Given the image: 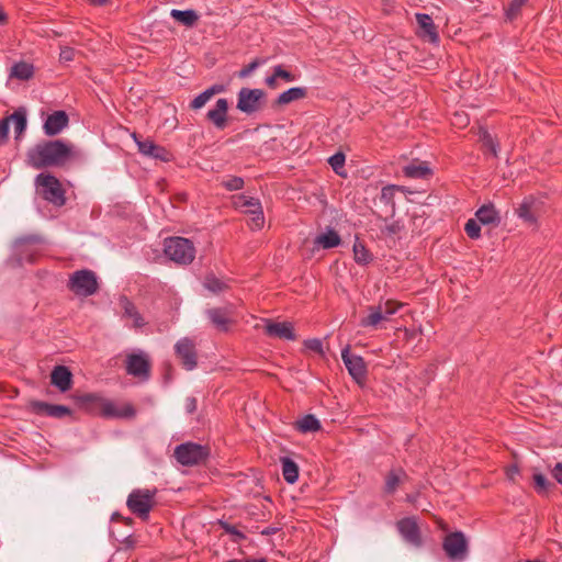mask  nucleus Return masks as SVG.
Masks as SVG:
<instances>
[{"label": "nucleus", "instance_id": "8fccbe9b", "mask_svg": "<svg viewBox=\"0 0 562 562\" xmlns=\"http://www.w3.org/2000/svg\"><path fill=\"white\" fill-rule=\"evenodd\" d=\"M260 61L258 59H255L254 61H251L250 64H248L247 66H245L238 74V76L240 78H246L248 76H250V74H252L259 66H260Z\"/></svg>", "mask_w": 562, "mask_h": 562}, {"label": "nucleus", "instance_id": "473e14b6", "mask_svg": "<svg viewBox=\"0 0 562 562\" xmlns=\"http://www.w3.org/2000/svg\"><path fill=\"white\" fill-rule=\"evenodd\" d=\"M352 250H353V259L358 265L367 266L372 261L373 257H372L371 252L367 249V247L362 243L356 240L353 244Z\"/></svg>", "mask_w": 562, "mask_h": 562}, {"label": "nucleus", "instance_id": "e2e57ef3", "mask_svg": "<svg viewBox=\"0 0 562 562\" xmlns=\"http://www.w3.org/2000/svg\"><path fill=\"white\" fill-rule=\"evenodd\" d=\"M386 229H387V232H389L390 234H395V233H396V227H395V225L387 226V227H386Z\"/></svg>", "mask_w": 562, "mask_h": 562}, {"label": "nucleus", "instance_id": "72a5a7b5", "mask_svg": "<svg viewBox=\"0 0 562 562\" xmlns=\"http://www.w3.org/2000/svg\"><path fill=\"white\" fill-rule=\"evenodd\" d=\"M402 470H393L385 477L384 491L387 494H393L400 485L402 477H405Z\"/></svg>", "mask_w": 562, "mask_h": 562}, {"label": "nucleus", "instance_id": "338daca9", "mask_svg": "<svg viewBox=\"0 0 562 562\" xmlns=\"http://www.w3.org/2000/svg\"><path fill=\"white\" fill-rule=\"evenodd\" d=\"M526 562H544V561H541V560H527Z\"/></svg>", "mask_w": 562, "mask_h": 562}, {"label": "nucleus", "instance_id": "4be33fe9", "mask_svg": "<svg viewBox=\"0 0 562 562\" xmlns=\"http://www.w3.org/2000/svg\"><path fill=\"white\" fill-rule=\"evenodd\" d=\"M137 147L139 153L144 156L159 159L161 161H168L170 158L169 151H167L164 147L156 145L149 139L137 140Z\"/></svg>", "mask_w": 562, "mask_h": 562}, {"label": "nucleus", "instance_id": "ddd939ff", "mask_svg": "<svg viewBox=\"0 0 562 562\" xmlns=\"http://www.w3.org/2000/svg\"><path fill=\"white\" fill-rule=\"evenodd\" d=\"M341 359L349 374L357 381H362L367 375V367L360 356L351 355L350 348L347 346L341 350Z\"/></svg>", "mask_w": 562, "mask_h": 562}, {"label": "nucleus", "instance_id": "603ef678", "mask_svg": "<svg viewBox=\"0 0 562 562\" xmlns=\"http://www.w3.org/2000/svg\"><path fill=\"white\" fill-rule=\"evenodd\" d=\"M10 130L8 117L0 121V146L5 143Z\"/></svg>", "mask_w": 562, "mask_h": 562}, {"label": "nucleus", "instance_id": "6e6552de", "mask_svg": "<svg viewBox=\"0 0 562 562\" xmlns=\"http://www.w3.org/2000/svg\"><path fill=\"white\" fill-rule=\"evenodd\" d=\"M209 450L206 447L194 443L184 442L176 447L175 457L182 465H194L206 459Z\"/></svg>", "mask_w": 562, "mask_h": 562}, {"label": "nucleus", "instance_id": "3c124183", "mask_svg": "<svg viewBox=\"0 0 562 562\" xmlns=\"http://www.w3.org/2000/svg\"><path fill=\"white\" fill-rule=\"evenodd\" d=\"M533 481L538 492H544L549 485L547 477L540 473L533 475Z\"/></svg>", "mask_w": 562, "mask_h": 562}, {"label": "nucleus", "instance_id": "ea45409f", "mask_svg": "<svg viewBox=\"0 0 562 562\" xmlns=\"http://www.w3.org/2000/svg\"><path fill=\"white\" fill-rule=\"evenodd\" d=\"M464 231L472 239H477L481 236V226L477 220L470 218L464 226Z\"/></svg>", "mask_w": 562, "mask_h": 562}, {"label": "nucleus", "instance_id": "412c9836", "mask_svg": "<svg viewBox=\"0 0 562 562\" xmlns=\"http://www.w3.org/2000/svg\"><path fill=\"white\" fill-rule=\"evenodd\" d=\"M416 22L419 27V36L427 38L430 43H438L439 36L430 15L416 13Z\"/></svg>", "mask_w": 562, "mask_h": 562}, {"label": "nucleus", "instance_id": "5fc2aeb1", "mask_svg": "<svg viewBox=\"0 0 562 562\" xmlns=\"http://www.w3.org/2000/svg\"><path fill=\"white\" fill-rule=\"evenodd\" d=\"M452 124L459 127H463L468 124V117L464 114L456 113Z\"/></svg>", "mask_w": 562, "mask_h": 562}, {"label": "nucleus", "instance_id": "f257e3e1", "mask_svg": "<svg viewBox=\"0 0 562 562\" xmlns=\"http://www.w3.org/2000/svg\"><path fill=\"white\" fill-rule=\"evenodd\" d=\"M85 153L74 144L63 140H43L27 150L26 161L35 168L63 167L66 164L81 161Z\"/></svg>", "mask_w": 562, "mask_h": 562}, {"label": "nucleus", "instance_id": "09e8293b", "mask_svg": "<svg viewBox=\"0 0 562 562\" xmlns=\"http://www.w3.org/2000/svg\"><path fill=\"white\" fill-rule=\"evenodd\" d=\"M76 50L69 46H63L59 53V60L61 63H69L75 59Z\"/></svg>", "mask_w": 562, "mask_h": 562}, {"label": "nucleus", "instance_id": "c9c22d12", "mask_svg": "<svg viewBox=\"0 0 562 562\" xmlns=\"http://www.w3.org/2000/svg\"><path fill=\"white\" fill-rule=\"evenodd\" d=\"M531 204L532 203L529 201H524L516 211L518 217L529 224H533L536 222V216L531 210Z\"/></svg>", "mask_w": 562, "mask_h": 562}, {"label": "nucleus", "instance_id": "1a4fd4ad", "mask_svg": "<svg viewBox=\"0 0 562 562\" xmlns=\"http://www.w3.org/2000/svg\"><path fill=\"white\" fill-rule=\"evenodd\" d=\"M442 547L448 558L452 561H463L468 555V541L461 531L447 535Z\"/></svg>", "mask_w": 562, "mask_h": 562}, {"label": "nucleus", "instance_id": "6ab92c4d", "mask_svg": "<svg viewBox=\"0 0 562 562\" xmlns=\"http://www.w3.org/2000/svg\"><path fill=\"white\" fill-rule=\"evenodd\" d=\"M227 112L228 101L224 98H221L216 101L214 108L209 110L206 117L216 128L223 130L226 126Z\"/></svg>", "mask_w": 562, "mask_h": 562}, {"label": "nucleus", "instance_id": "20e7f679", "mask_svg": "<svg viewBox=\"0 0 562 562\" xmlns=\"http://www.w3.org/2000/svg\"><path fill=\"white\" fill-rule=\"evenodd\" d=\"M166 256L178 265H189L195 257V248L191 240L183 237H170L165 240Z\"/></svg>", "mask_w": 562, "mask_h": 562}, {"label": "nucleus", "instance_id": "f3484780", "mask_svg": "<svg viewBox=\"0 0 562 562\" xmlns=\"http://www.w3.org/2000/svg\"><path fill=\"white\" fill-rule=\"evenodd\" d=\"M68 115L64 111H55L49 114L43 125L45 135L55 136L68 125Z\"/></svg>", "mask_w": 562, "mask_h": 562}, {"label": "nucleus", "instance_id": "aec40b11", "mask_svg": "<svg viewBox=\"0 0 562 562\" xmlns=\"http://www.w3.org/2000/svg\"><path fill=\"white\" fill-rule=\"evenodd\" d=\"M50 383L60 392H67L72 384V374L65 366H57L50 373Z\"/></svg>", "mask_w": 562, "mask_h": 562}, {"label": "nucleus", "instance_id": "c85d7f7f", "mask_svg": "<svg viewBox=\"0 0 562 562\" xmlns=\"http://www.w3.org/2000/svg\"><path fill=\"white\" fill-rule=\"evenodd\" d=\"M170 15L178 21L179 23L183 24L184 26H193L198 20L199 15L194 10H178L172 9L170 12Z\"/></svg>", "mask_w": 562, "mask_h": 562}, {"label": "nucleus", "instance_id": "864d4df0", "mask_svg": "<svg viewBox=\"0 0 562 562\" xmlns=\"http://www.w3.org/2000/svg\"><path fill=\"white\" fill-rule=\"evenodd\" d=\"M401 190L397 186H387L382 189L381 198L385 201H390L394 194V191Z\"/></svg>", "mask_w": 562, "mask_h": 562}, {"label": "nucleus", "instance_id": "052dcab7", "mask_svg": "<svg viewBox=\"0 0 562 562\" xmlns=\"http://www.w3.org/2000/svg\"><path fill=\"white\" fill-rule=\"evenodd\" d=\"M506 474L510 481H515V477L519 474V469L516 465H512L507 469Z\"/></svg>", "mask_w": 562, "mask_h": 562}, {"label": "nucleus", "instance_id": "bf43d9fd", "mask_svg": "<svg viewBox=\"0 0 562 562\" xmlns=\"http://www.w3.org/2000/svg\"><path fill=\"white\" fill-rule=\"evenodd\" d=\"M225 90V87L223 85H213L212 87L207 88L205 91L210 93V97H214L217 93H222Z\"/></svg>", "mask_w": 562, "mask_h": 562}, {"label": "nucleus", "instance_id": "7c9ffc66", "mask_svg": "<svg viewBox=\"0 0 562 562\" xmlns=\"http://www.w3.org/2000/svg\"><path fill=\"white\" fill-rule=\"evenodd\" d=\"M10 75L20 80H29L34 75V67L29 63L20 61L12 66Z\"/></svg>", "mask_w": 562, "mask_h": 562}, {"label": "nucleus", "instance_id": "69168bd1", "mask_svg": "<svg viewBox=\"0 0 562 562\" xmlns=\"http://www.w3.org/2000/svg\"><path fill=\"white\" fill-rule=\"evenodd\" d=\"M407 501H408V502H415V497H414V496L408 495V496H407Z\"/></svg>", "mask_w": 562, "mask_h": 562}, {"label": "nucleus", "instance_id": "c756f323", "mask_svg": "<svg viewBox=\"0 0 562 562\" xmlns=\"http://www.w3.org/2000/svg\"><path fill=\"white\" fill-rule=\"evenodd\" d=\"M281 463H282V475H283L284 480L290 484L295 483L299 479L297 464L292 459L286 458V457L281 459Z\"/></svg>", "mask_w": 562, "mask_h": 562}, {"label": "nucleus", "instance_id": "b1692460", "mask_svg": "<svg viewBox=\"0 0 562 562\" xmlns=\"http://www.w3.org/2000/svg\"><path fill=\"white\" fill-rule=\"evenodd\" d=\"M475 216L477 221L483 225L494 224L498 225L501 223L499 212L495 209L493 204H484L481 206Z\"/></svg>", "mask_w": 562, "mask_h": 562}, {"label": "nucleus", "instance_id": "dca6fc26", "mask_svg": "<svg viewBox=\"0 0 562 562\" xmlns=\"http://www.w3.org/2000/svg\"><path fill=\"white\" fill-rule=\"evenodd\" d=\"M397 529L401 536L408 543L419 547L422 543L419 528L413 518H404L397 522Z\"/></svg>", "mask_w": 562, "mask_h": 562}, {"label": "nucleus", "instance_id": "2f4dec72", "mask_svg": "<svg viewBox=\"0 0 562 562\" xmlns=\"http://www.w3.org/2000/svg\"><path fill=\"white\" fill-rule=\"evenodd\" d=\"M296 428L303 434L314 432L321 428V423L314 415L308 414L296 422Z\"/></svg>", "mask_w": 562, "mask_h": 562}, {"label": "nucleus", "instance_id": "c03bdc74", "mask_svg": "<svg viewBox=\"0 0 562 562\" xmlns=\"http://www.w3.org/2000/svg\"><path fill=\"white\" fill-rule=\"evenodd\" d=\"M526 1L527 0H512V2L509 3V5L506 10V16L509 20H513L518 14L519 10L521 9L522 4Z\"/></svg>", "mask_w": 562, "mask_h": 562}, {"label": "nucleus", "instance_id": "f8f14e48", "mask_svg": "<svg viewBox=\"0 0 562 562\" xmlns=\"http://www.w3.org/2000/svg\"><path fill=\"white\" fill-rule=\"evenodd\" d=\"M176 356L187 370H193L196 367V350L192 339L184 337L175 345Z\"/></svg>", "mask_w": 562, "mask_h": 562}, {"label": "nucleus", "instance_id": "4468645a", "mask_svg": "<svg viewBox=\"0 0 562 562\" xmlns=\"http://www.w3.org/2000/svg\"><path fill=\"white\" fill-rule=\"evenodd\" d=\"M265 333L272 338H280L285 340L295 339L294 328L289 322L276 323L270 319H266Z\"/></svg>", "mask_w": 562, "mask_h": 562}, {"label": "nucleus", "instance_id": "0eeeda50", "mask_svg": "<svg viewBox=\"0 0 562 562\" xmlns=\"http://www.w3.org/2000/svg\"><path fill=\"white\" fill-rule=\"evenodd\" d=\"M69 289L77 295H92L98 290L95 273L88 269L75 271L69 279Z\"/></svg>", "mask_w": 562, "mask_h": 562}, {"label": "nucleus", "instance_id": "39448f33", "mask_svg": "<svg viewBox=\"0 0 562 562\" xmlns=\"http://www.w3.org/2000/svg\"><path fill=\"white\" fill-rule=\"evenodd\" d=\"M156 490H133L126 501L128 509L142 519H147L155 505Z\"/></svg>", "mask_w": 562, "mask_h": 562}, {"label": "nucleus", "instance_id": "680f3d73", "mask_svg": "<svg viewBox=\"0 0 562 562\" xmlns=\"http://www.w3.org/2000/svg\"><path fill=\"white\" fill-rule=\"evenodd\" d=\"M7 20L5 13L0 8V24L4 23Z\"/></svg>", "mask_w": 562, "mask_h": 562}, {"label": "nucleus", "instance_id": "4c0bfd02", "mask_svg": "<svg viewBox=\"0 0 562 562\" xmlns=\"http://www.w3.org/2000/svg\"><path fill=\"white\" fill-rule=\"evenodd\" d=\"M346 157L342 153H336L335 155L330 156L328 159V164L333 168V170L338 176H346L344 166H345Z\"/></svg>", "mask_w": 562, "mask_h": 562}, {"label": "nucleus", "instance_id": "5701e85b", "mask_svg": "<svg viewBox=\"0 0 562 562\" xmlns=\"http://www.w3.org/2000/svg\"><path fill=\"white\" fill-rule=\"evenodd\" d=\"M403 173L412 179H426L431 175V169L427 162L414 160L404 166Z\"/></svg>", "mask_w": 562, "mask_h": 562}, {"label": "nucleus", "instance_id": "423d86ee", "mask_svg": "<svg viewBox=\"0 0 562 562\" xmlns=\"http://www.w3.org/2000/svg\"><path fill=\"white\" fill-rule=\"evenodd\" d=\"M403 305L393 301L370 306L368 315L360 321V325L366 328H378L383 321H387Z\"/></svg>", "mask_w": 562, "mask_h": 562}, {"label": "nucleus", "instance_id": "49530a36", "mask_svg": "<svg viewBox=\"0 0 562 562\" xmlns=\"http://www.w3.org/2000/svg\"><path fill=\"white\" fill-rule=\"evenodd\" d=\"M273 71L276 72V77L284 80L285 82H292L295 80L294 75H292L290 71L285 70L281 65L274 66Z\"/></svg>", "mask_w": 562, "mask_h": 562}, {"label": "nucleus", "instance_id": "a18cd8bd", "mask_svg": "<svg viewBox=\"0 0 562 562\" xmlns=\"http://www.w3.org/2000/svg\"><path fill=\"white\" fill-rule=\"evenodd\" d=\"M481 139L483 142V145L488 148L494 156L497 155L498 145L493 139L492 135L488 134L486 131L482 133Z\"/></svg>", "mask_w": 562, "mask_h": 562}, {"label": "nucleus", "instance_id": "0e129e2a", "mask_svg": "<svg viewBox=\"0 0 562 562\" xmlns=\"http://www.w3.org/2000/svg\"><path fill=\"white\" fill-rule=\"evenodd\" d=\"M246 562H266V560L261 559V560H247Z\"/></svg>", "mask_w": 562, "mask_h": 562}, {"label": "nucleus", "instance_id": "13d9d810", "mask_svg": "<svg viewBox=\"0 0 562 562\" xmlns=\"http://www.w3.org/2000/svg\"><path fill=\"white\" fill-rule=\"evenodd\" d=\"M278 77H276V72L273 71V74L269 77L266 78L265 82L266 85L271 88V89H277L279 87L278 85Z\"/></svg>", "mask_w": 562, "mask_h": 562}, {"label": "nucleus", "instance_id": "2eb2a0df", "mask_svg": "<svg viewBox=\"0 0 562 562\" xmlns=\"http://www.w3.org/2000/svg\"><path fill=\"white\" fill-rule=\"evenodd\" d=\"M341 244V237L331 227H326L324 232L316 235L313 240V250L331 249Z\"/></svg>", "mask_w": 562, "mask_h": 562}, {"label": "nucleus", "instance_id": "7ed1b4c3", "mask_svg": "<svg viewBox=\"0 0 562 562\" xmlns=\"http://www.w3.org/2000/svg\"><path fill=\"white\" fill-rule=\"evenodd\" d=\"M35 186L38 194L55 206H63L66 203L65 190L60 181L50 173H40L35 178Z\"/></svg>", "mask_w": 562, "mask_h": 562}, {"label": "nucleus", "instance_id": "37998d69", "mask_svg": "<svg viewBox=\"0 0 562 562\" xmlns=\"http://www.w3.org/2000/svg\"><path fill=\"white\" fill-rule=\"evenodd\" d=\"M222 528L225 530V532L229 533L233 537V540L235 542H239L240 540L245 539V535L239 531L235 526H232L227 522H221Z\"/></svg>", "mask_w": 562, "mask_h": 562}, {"label": "nucleus", "instance_id": "9b49d317", "mask_svg": "<svg viewBox=\"0 0 562 562\" xmlns=\"http://www.w3.org/2000/svg\"><path fill=\"white\" fill-rule=\"evenodd\" d=\"M149 368L148 356L142 350L126 357V372L133 376L147 380Z\"/></svg>", "mask_w": 562, "mask_h": 562}, {"label": "nucleus", "instance_id": "a211bd4d", "mask_svg": "<svg viewBox=\"0 0 562 562\" xmlns=\"http://www.w3.org/2000/svg\"><path fill=\"white\" fill-rule=\"evenodd\" d=\"M32 409L34 413L38 415H46L55 418H63L71 414V411L68 406L58 405V404H48L45 402H33Z\"/></svg>", "mask_w": 562, "mask_h": 562}, {"label": "nucleus", "instance_id": "a19ab883", "mask_svg": "<svg viewBox=\"0 0 562 562\" xmlns=\"http://www.w3.org/2000/svg\"><path fill=\"white\" fill-rule=\"evenodd\" d=\"M304 347L315 353L321 355V356H324V353H325L323 342L318 338L306 339L304 341Z\"/></svg>", "mask_w": 562, "mask_h": 562}, {"label": "nucleus", "instance_id": "e433bc0d", "mask_svg": "<svg viewBox=\"0 0 562 562\" xmlns=\"http://www.w3.org/2000/svg\"><path fill=\"white\" fill-rule=\"evenodd\" d=\"M9 124H13L14 133L16 136L21 135L26 128V117L24 114L14 112L12 115L8 116Z\"/></svg>", "mask_w": 562, "mask_h": 562}, {"label": "nucleus", "instance_id": "a878e982", "mask_svg": "<svg viewBox=\"0 0 562 562\" xmlns=\"http://www.w3.org/2000/svg\"><path fill=\"white\" fill-rule=\"evenodd\" d=\"M231 313L228 307L224 308H211L206 311V314L212 324L221 330H227L229 323L228 314Z\"/></svg>", "mask_w": 562, "mask_h": 562}, {"label": "nucleus", "instance_id": "9d476101", "mask_svg": "<svg viewBox=\"0 0 562 562\" xmlns=\"http://www.w3.org/2000/svg\"><path fill=\"white\" fill-rule=\"evenodd\" d=\"M265 92L261 89L241 88L238 92L237 109L246 114H252L261 108Z\"/></svg>", "mask_w": 562, "mask_h": 562}, {"label": "nucleus", "instance_id": "4d7b16f0", "mask_svg": "<svg viewBox=\"0 0 562 562\" xmlns=\"http://www.w3.org/2000/svg\"><path fill=\"white\" fill-rule=\"evenodd\" d=\"M552 475L562 485V462H559L554 465Z\"/></svg>", "mask_w": 562, "mask_h": 562}, {"label": "nucleus", "instance_id": "6e6d98bb", "mask_svg": "<svg viewBox=\"0 0 562 562\" xmlns=\"http://www.w3.org/2000/svg\"><path fill=\"white\" fill-rule=\"evenodd\" d=\"M184 407L189 414H192L196 409V400L194 397H187Z\"/></svg>", "mask_w": 562, "mask_h": 562}, {"label": "nucleus", "instance_id": "79ce46f5", "mask_svg": "<svg viewBox=\"0 0 562 562\" xmlns=\"http://www.w3.org/2000/svg\"><path fill=\"white\" fill-rule=\"evenodd\" d=\"M211 100L210 93H207L205 90L198 94L191 102V108L193 110H199L203 108L209 101Z\"/></svg>", "mask_w": 562, "mask_h": 562}, {"label": "nucleus", "instance_id": "bb28decb", "mask_svg": "<svg viewBox=\"0 0 562 562\" xmlns=\"http://www.w3.org/2000/svg\"><path fill=\"white\" fill-rule=\"evenodd\" d=\"M307 94L306 88L303 87H293L284 92L280 93L279 97L276 100L277 105H286L291 102L301 100L305 98Z\"/></svg>", "mask_w": 562, "mask_h": 562}, {"label": "nucleus", "instance_id": "58836bf2", "mask_svg": "<svg viewBox=\"0 0 562 562\" xmlns=\"http://www.w3.org/2000/svg\"><path fill=\"white\" fill-rule=\"evenodd\" d=\"M250 216V227L251 229H260L265 224V216L262 206H259L258 210H252L251 213L248 214Z\"/></svg>", "mask_w": 562, "mask_h": 562}, {"label": "nucleus", "instance_id": "f704fd0d", "mask_svg": "<svg viewBox=\"0 0 562 562\" xmlns=\"http://www.w3.org/2000/svg\"><path fill=\"white\" fill-rule=\"evenodd\" d=\"M203 285L212 293H220L228 288L225 281L218 279L214 274H207L203 281Z\"/></svg>", "mask_w": 562, "mask_h": 562}, {"label": "nucleus", "instance_id": "393cba45", "mask_svg": "<svg viewBox=\"0 0 562 562\" xmlns=\"http://www.w3.org/2000/svg\"><path fill=\"white\" fill-rule=\"evenodd\" d=\"M120 306L124 311V316L133 319V326L140 328L145 325V321L136 310L135 305L125 296L120 299Z\"/></svg>", "mask_w": 562, "mask_h": 562}, {"label": "nucleus", "instance_id": "f03ea898", "mask_svg": "<svg viewBox=\"0 0 562 562\" xmlns=\"http://www.w3.org/2000/svg\"><path fill=\"white\" fill-rule=\"evenodd\" d=\"M81 403L95 407L100 415L108 418H132L136 414L132 404L117 405L115 402L98 394L83 395Z\"/></svg>", "mask_w": 562, "mask_h": 562}, {"label": "nucleus", "instance_id": "cd10ccee", "mask_svg": "<svg viewBox=\"0 0 562 562\" xmlns=\"http://www.w3.org/2000/svg\"><path fill=\"white\" fill-rule=\"evenodd\" d=\"M233 204L236 209L245 212L246 214L251 213L252 210H258L261 203L258 199L239 194L233 198Z\"/></svg>", "mask_w": 562, "mask_h": 562}, {"label": "nucleus", "instance_id": "de8ad7c7", "mask_svg": "<svg viewBox=\"0 0 562 562\" xmlns=\"http://www.w3.org/2000/svg\"><path fill=\"white\" fill-rule=\"evenodd\" d=\"M224 187L229 191H237L243 189L244 180L239 177H232L228 180L224 181Z\"/></svg>", "mask_w": 562, "mask_h": 562}]
</instances>
